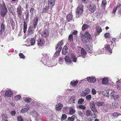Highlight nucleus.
I'll list each match as a JSON object with an SVG mask.
<instances>
[{"label":"nucleus","mask_w":121,"mask_h":121,"mask_svg":"<svg viewBox=\"0 0 121 121\" xmlns=\"http://www.w3.org/2000/svg\"><path fill=\"white\" fill-rule=\"evenodd\" d=\"M81 39L82 41L85 43H87L91 40V35L87 31L85 32L84 34H82L81 36Z\"/></svg>","instance_id":"1"},{"label":"nucleus","mask_w":121,"mask_h":121,"mask_svg":"<svg viewBox=\"0 0 121 121\" xmlns=\"http://www.w3.org/2000/svg\"><path fill=\"white\" fill-rule=\"evenodd\" d=\"M84 6L82 4L79 5L76 11V17L77 18L81 16L83 11Z\"/></svg>","instance_id":"2"},{"label":"nucleus","mask_w":121,"mask_h":121,"mask_svg":"<svg viewBox=\"0 0 121 121\" xmlns=\"http://www.w3.org/2000/svg\"><path fill=\"white\" fill-rule=\"evenodd\" d=\"M0 9L1 11V16L3 17H4L6 14L8 10L4 3L3 2L1 3V4L0 3Z\"/></svg>","instance_id":"3"},{"label":"nucleus","mask_w":121,"mask_h":121,"mask_svg":"<svg viewBox=\"0 0 121 121\" xmlns=\"http://www.w3.org/2000/svg\"><path fill=\"white\" fill-rule=\"evenodd\" d=\"M39 18L38 17L36 16L34 17L32 20V28L33 29H35L37 27L38 23Z\"/></svg>","instance_id":"4"},{"label":"nucleus","mask_w":121,"mask_h":121,"mask_svg":"<svg viewBox=\"0 0 121 121\" xmlns=\"http://www.w3.org/2000/svg\"><path fill=\"white\" fill-rule=\"evenodd\" d=\"M40 34L43 37L46 38L48 36L49 33L47 30L44 29L40 32Z\"/></svg>","instance_id":"5"},{"label":"nucleus","mask_w":121,"mask_h":121,"mask_svg":"<svg viewBox=\"0 0 121 121\" xmlns=\"http://www.w3.org/2000/svg\"><path fill=\"white\" fill-rule=\"evenodd\" d=\"M23 9V8H22L21 6L20 5H19L17 8V12L18 16L19 18H20L22 17Z\"/></svg>","instance_id":"6"},{"label":"nucleus","mask_w":121,"mask_h":121,"mask_svg":"<svg viewBox=\"0 0 121 121\" xmlns=\"http://www.w3.org/2000/svg\"><path fill=\"white\" fill-rule=\"evenodd\" d=\"M92 102L93 103H90V108L93 113H96L97 112V111L95 107V104L93 102Z\"/></svg>","instance_id":"7"},{"label":"nucleus","mask_w":121,"mask_h":121,"mask_svg":"<svg viewBox=\"0 0 121 121\" xmlns=\"http://www.w3.org/2000/svg\"><path fill=\"white\" fill-rule=\"evenodd\" d=\"M96 9L95 5L94 4H91L89 6V10L91 13H94Z\"/></svg>","instance_id":"8"},{"label":"nucleus","mask_w":121,"mask_h":121,"mask_svg":"<svg viewBox=\"0 0 121 121\" xmlns=\"http://www.w3.org/2000/svg\"><path fill=\"white\" fill-rule=\"evenodd\" d=\"M55 0H48V5L51 8H52L55 5Z\"/></svg>","instance_id":"9"},{"label":"nucleus","mask_w":121,"mask_h":121,"mask_svg":"<svg viewBox=\"0 0 121 121\" xmlns=\"http://www.w3.org/2000/svg\"><path fill=\"white\" fill-rule=\"evenodd\" d=\"M64 59L67 65H69L72 63L71 58L69 56H66Z\"/></svg>","instance_id":"10"},{"label":"nucleus","mask_w":121,"mask_h":121,"mask_svg":"<svg viewBox=\"0 0 121 121\" xmlns=\"http://www.w3.org/2000/svg\"><path fill=\"white\" fill-rule=\"evenodd\" d=\"M37 44L39 46H42L44 45L45 41L44 40L39 39L37 41Z\"/></svg>","instance_id":"11"},{"label":"nucleus","mask_w":121,"mask_h":121,"mask_svg":"<svg viewBox=\"0 0 121 121\" xmlns=\"http://www.w3.org/2000/svg\"><path fill=\"white\" fill-rule=\"evenodd\" d=\"M30 108L29 105L27 104H26L25 106V108L22 109L21 110V113H24L26 112Z\"/></svg>","instance_id":"12"},{"label":"nucleus","mask_w":121,"mask_h":121,"mask_svg":"<svg viewBox=\"0 0 121 121\" xmlns=\"http://www.w3.org/2000/svg\"><path fill=\"white\" fill-rule=\"evenodd\" d=\"M32 28V27L31 26L29 27L28 30L27 31V35L28 36L32 35L34 31V29Z\"/></svg>","instance_id":"13"},{"label":"nucleus","mask_w":121,"mask_h":121,"mask_svg":"<svg viewBox=\"0 0 121 121\" xmlns=\"http://www.w3.org/2000/svg\"><path fill=\"white\" fill-rule=\"evenodd\" d=\"M76 98L74 95L71 96L69 100V103L71 104H75Z\"/></svg>","instance_id":"14"},{"label":"nucleus","mask_w":121,"mask_h":121,"mask_svg":"<svg viewBox=\"0 0 121 121\" xmlns=\"http://www.w3.org/2000/svg\"><path fill=\"white\" fill-rule=\"evenodd\" d=\"M92 47L90 45L87 44L85 45V49L87 52H91L92 49Z\"/></svg>","instance_id":"15"},{"label":"nucleus","mask_w":121,"mask_h":121,"mask_svg":"<svg viewBox=\"0 0 121 121\" xmlns=\"http://www.w3.org/2000/svg\"><path fill=\"white\" fill-rule=\"evenodd\" d=\"M13 95V92L10 90H8L6 91L5 94V96L7 97H11Z\"/></svg>","instance_id":"16"},{"label":"nucleus","mask_w":121,"mask_h":121,"mask_svg":"<svg viewBox=\"0 0 121 121\" xmlns=\"http://www.w3.org/2000/svg\"><path fill=\"white\" fill-rule=\"evenodd\" d=\"M64 44L63 41L62 40L59 42L56 46V50H57V49L59 47H62V46H63Z\"/></svg>","instance_id":"17"},{"label":"nucleus","mask_w":121,"mask_h":121,"mask_svg":"<svg viewBox=\"0 0 121 121\" xmlns=\"http://www.w3.org/2000/svg\"><path fill=\"white\" fill-rule=\"evenodd\" d=\"M63 107L62 104L59 103L55 106L56 109L57 110H61Z\"/></svg>","instance_id":"18"},{"label":"nucleus","mask_w":121,"mask_h":121,"mask_svg":"<svg viewBox=\"0 0 121 121\" xmlns=\"http://www.w3.org/2000/svg\"><path fill=\"white\" fill-rule=\"evenodd\" d=\"M4 21L2 22L1 24L0 30L1 34L4 32L5 29V25L4 24Z\"/></svg>","instance_id":"19"},{"label":"nucleus","mask_w":121,"mask_h":121,"mask_svg":"<svg viewBox=\"0 0 121 121\" xmlns=\"http://www.w3.org/2000/svg\"><path fill=\"white\" fill-rule=\"evenodd\" d=\"M68 48L66 46H65L63 47L62 51V53L63 54L65 55L68 52Z\"/></svg>","instance_id":"20"},{"label":"nucleus","mask_w":121,"mask_h":121,"mask_svg":"<svg viewBox=\"0 0 121 121\" xmlns=\"http://www.w3.org/2000/svg\"><path fill=\"white\" fill-rule=\"evenodd\" d=\"M105 49L107 50L110 53H112V49L110 48V45H107L105 47Z\"/></svg>","instance_id":"21"},{"label":"nucleus","mask_w":121,"mask_h":121,"mask_svg":"<svg viewBox=\"0 0 121 121\" xmlns=\"http://www.w3.org/2000/svg\"><path fill=\"white\" fill-rule=\"evenodd\" d=\"M73 15L69 13L67 15L66 17V19L68 22H70L71 20H73Z\"/></svg>","instance_id":"22"},{"label":"nucleus","mask_w":121,"mask_h":121,"mask_svg":"<svg viewBox=\"0 0 121 121\" xmlns=\"http://www.w3.org/2000/svg\"><path fill=\"white\" fill-rule=\"evenodd\" d=\"M49 58L48 56L46 54H44L43 55V56L42 58V60L43 61H47Z\"/></svg>","instance_id":"23"},{"label":"nucleus","mask_w":121,"mask_h":121,"mask_svg":"<svg viewBox=\"0 0 121 121\" xmlns=\"http://www.w3.org/2000/svg\"><path fill=\"white\" fill-rule=\"evenodd\" d=\"M71 58L73 62L75 63H76V62L77 58L75 56L74 54L72 53L71 54Z\"/></svg>","instance_id":"24"},{"label":"nucleus","mask_w":121,"mask_h":121,"mask_svg":"<svg viewBox=\"0 0 121 121\" xmlns=\"http://www.w3.org/2000/svg\"><path fill=\"white\" fill-rule=\"evenodd\" d=\"M81 54L82 57L84 58L85 57V55L86 54V52L83 48H82L81 51Z\"/></svg>","instance_id":"25"},{"label":"nucleus","mask_w":121,"mask_h":121,"mask_svg":"<svg viewBox=\"0 0 121 121\" xmlns=\"http://www.w3.org/2000/svg\"><path fill=\"white\" fill-rule=\"evenodd\" d=\"M78 83V81H72L71 82L70 85L73 87L76 86Z\"/></svg>","instance_id":"26"},{"label":"nucleus","mask_w":121,"mask_h":121,"mask_svg":"<svg viewBox=\"0 0 121 121\" xmlns=\"http://www.w3.org/2000/svg\"><path fill=\"white\" fill-rule=\"evenodd\" d=\"M107 4V1L106 0H102L101 6L104 9L105 8V6Z\"/></svg>","instance_id":"27"},{"label":"nucleus","mask_w":121,"mask_h":121,"mask_svg":"<svg viewBox=\"0 0 121 121\" xmlns=\"http://www.w3.org/2000/svg\"><path fill=\"white\" fill-rule=\"evenodd\" d=\"M90 27V26L89 25L87 24H84L82 26V30H84L86 29L89 28Z\"/></svg>","instance_id":"28"},{"label":"nucleus","mask_w":121,"mask_h":121,"mask_svg":"<svg viewBox=\"0 0 121 121\" xmlns=\"http://www.w3.org/2000/svg\"><path fill=\"white\" fill-rule=\"evenodd\" d=\"M23 100L27 103H30L32 101L31 99L28 97L24 98Z\"/></svg>","instance_id":"29"},{"label":"nucleus","mask_w":121,"mask_h":121,"mask_svg":"<svg viewBox=\"0 0 121 121\" xmlns=\"http://www.w3.org/2000/svg\"><path fill=\"white\" fill-rule=\"evenodd\" d=\"M95 104L98 106H104V103L101 102L96 101L95 102Z\"/></svg>","instance_id":"30"},{"label":"nucleus","mask_w":121,"mask_h":121,"mask_svg":"<svg viewBox=\"0 0 121 121\" xmlns=\"http://www.w3.org/2000/svg\"><path fill=\"white\" fill-rule=\"evenodd\" d=\"M96 29L97 31V33L99 34L102 31V30L100 27L97 26L96 27Z\"/></svg>","instance_id":"31"},{"label":"nucleus","mask_w":121,"mask_h":121,"mask_svg":"<svg viewBox=\"0 0 121 121\" xmlns=\"http://www.w3.org/2000/svg\"><path fill=\"white\" fill-rule=\"evenodd\" d=\"M1 115L2 117V120L3 121L5 120L8 118L7 115L3 113Z\"/></svg>","instance_id":"32"},{"label":"nucleus","mask_w":121,"mask_h":121,"mask_svg":"<svg viewBox=\"0 0 121 121\" xmlns=\"http://www.w3.org/2000/svg\"><path fill=\"white\" fill-rule=\"evenodd\" d=\"M50 7L48 6H46L43 9L42 12L43 13H45L47 12L49 9Z\"/></svg>","instance_id":"33"},{"label":"nucleus","mask_w":121,"mask_h":121,"mask_svg":"<svg viewBox=\"0 0 121 121\" xmlns=\"http://www.w3.org/2000/svg\"><path fill=\"white\" fill-rule=\"evenodd\" d=\"M102 83L104 84H107L108 83V80L107 78H104L102 80Z\"/></svg>","instance_id":"34"},{"label":"nucleus","mask_w":121,"mask_h":121,"mask_svg":"<svg viewBox=\"0 0 121 121\" xmlns=\"http://www.w3.org/2000/svg\"><path fill=\"white\" fill-rule=\"evenodd\" d=\"M25 14H26L25 20H26V21L28 22L29 17V12H27L26 13H25Z\"/></svg>","instance_id":"35"},{"label":"nucleus","mask_w":121,"mask_h":121,"mask_svg":"<svg viewBox=\"0 0 121 121\" xmlns=\"http://www.w3.org/2000/svg\"><path fill=\"white\" fill-rule=\"evenodd\" d=\"M108 90H105L102 92V94L104 96L109 97L108 93Z\"/></svg>","instance_id":"36"},{"label":"nucleus","mask_w":121,"mask_h":121,"mask_svg":"<svg viewBox=\"0 0 121 121\" xmlns=\"http://www.w3.org/2000/svg\"><path fill=\"white\" fill-rule=\"evenodd\" d=\"M91 111L89 110H87L86 112V115L88 116H90L92 114Z\"/></svg>","instance_id":"37"},{"label":"nucleus","mask_w":121,"mask_h":121,"mask_svg":"<svg viewBox=\"0 0 121 121\" xmlns=\"http://www.w3.org/2000/svg\"><path fill=\"white\" fill-rule=\"evenodd\" d=\"M73 35L71 34L69 35L68 37V40L70 42L73 40Z\"/></svg>","instance_id":"38"},{"label":"nucleus","mask_w":121,"mask_h":121,"mask_svg":"<svg viewBox=\"0 0 121 121\" xmlns=\"http://www.w3.org/2000/svg\"><path fill=\"white\" fill-rule=\"evenodd\" d=\"M30 43L31 45H33L35 43V39L33 38L31 39L30 40Z\"/></svg>","instance_id":"39"},{"label":"nucleus","mask_w":121,"mask_h":121,"mask_svg":"<svg viewBox=\"0 0 121 121\" xmlns=\"http://www.w3.org/2000/svg\"><path fill=\"white\" fill-rule=\"evenodd\" d=\"M75 111L74 109L71 108L69 110V113L70 115H72L75 112Z\"/></svg>","instance_id":"40"},{"label":"nucleus","mask_w":121,"mask_h":121,"mask_svg":"<svg viewBox=\"0 0 121 121\" xmlns=\"http://www.w3.org/2000/svg\"><path fill=\"white\" fill-rule=\"evenodd\" d=\"M30 11L31 13L30 15L31 16H33V12H35V10L33 8H31L30 10Z\"/></svg>","instance_id":"41"},{"label":"nucleus","mask_w":121,"mask_h":121,"mask_svg":"<svg viewBox=\"0 0 121 121\" xmlns=\"http://www.w3.org/2000/svg\"><path fill=\"white\" fill-rule=\"evenodd\" d=\"M120 115L119 113L117 112H114L112 113V115L114 117H117L118 116Z\"/></svg>","instance_id":"42"},{"label":"nucleus","mask_w":121,"mask_h":121,"mask_svg":"<svg viewBox=\"0 0 121 121\" xmlns=\"http://www.w3.org/2000/svg\"><path fill=\"white\" fill-rule=\"evenodd\" d=\"M67 117V115L65 114H63L62 115L61 117V119L62 120H65Z\"/></svg>","instance_id":"43"},{"label":"nucleus","mask_w":121,"mask_h":121,"mask_svg":"<svg viewBox=\"0 0 121 121\" xmlns=\"http://www.w3.org/2000/svg\"><path fill=\"white\" fill-rule=\"evenodd\" d=\"M58 61L60 64H62L64 61L63 58L61 57H60L58 60Z\"/></svg>","instance_id":"44"},{"label":"nucleus","mask_w":121,"mask_h":121,"mask_svg":"<svg viewBox=\"0 0 121 121\" xmlns=\"http://www.w3.org/2000/svg\"><path fill=\"white\" fill-rule=\"evenodd\" d=\"M50 38L51 39H54L55 38V36L54 33H52L50 35Z\"/></svg>","instance_id":"45"},{"label":"nucleus","mask_w":121,"mask_h":121,"mask_svg":"<svg viewBox=\"0 0 121 121\" xmlns=\"http://www.w3.org/2000/svg\"><path fill=\"white\" fill-rule=\"evenodd\" d=\"M119 98V96L118 95H115L113 96V99L117 101Z\"/></svg>","instance_id":"46"},{"label":"nucleus","mask_w":121,"mask_h":121,"mask_svg":"<svg viewBox=\"0 0 121 121\" xmlns=\"http://www.w3.org/2000/svg\"><path fill=\"white\" fill-rule=\"evenodd\" d=\"M84 101V99L82 98L79 99L78 101V103L80 104H81Z\"/></svg>","instance_id":"47"},{"label":"nucleus","mask_w":121,"mask_h":121,"mask_svg":"<svg viewBox=\"0 0 121 121\" xmlns=\"http://www.w3.org/2000/svg\"><path fill=\"white\" fill-rule=\"evenodd\" d=\"M112 105L114 108H117L118 107V104L117 103H112Z\"/></svg>","instance_id":"48"},{"label":"nucleus","mask_w":121,"mask_h":121,"mask_svg":"<svg viewBox=\"0 0 121 121\" xmlns=\"http://www.w3.org/2000/svg\"><path fill=\"white\" fill-rule=\"evenodd\" d=\"M86 98L87 101H89L91 98V95H87Z\"/></svg>","instance_id":"49"},{"label":"nucleus","mask_w":121,"mask_h":121,"mask_svg":"<svg viewBox=\"0 0 121 121\" xmlns=\"http://www.w3.org/2000/svg\"><path fill=\"white\" fill-rule=\"evenodd\" d=\"M14 98L16 100H18L21 98V96L20 95H18L15 96Z\"/></svg>","instance_id":"50"},{"label":"nucleus","mask_w":121,"mask_h":121,"mask_svg":"<svg viewBox=\"0 0 121 121\" xmlns=\"http://www.w3.org/2000/svg\"><path fill=\"white\" fill-rule=\"evenodd\" d=\"M19 56L20 58L23 59H24L25 58V56L22 53H20L19 54Z\"/></svg>","instance_id":"51"},{"label":"nucleus","mask_w":121,"mask_h":121,"mask_svg":"<svg viewBox=\"0 0 121 121\" xmlns=\"http://www.w3.org/2000/svg\"><path fill=\"white\" fill-rule=\"evenodd\" d=\"M87 94L86 91H82V92L81 94V95L82 96H86Z\"/></svg>","instance_id":"52"},{"label":"nucleus","mask_w":121,"mask_h":121,"mask_svg":"<svg viewBox=\"0 0 121 121\" xmlns=\"http://www.w3.org/2000/svg\"><path fill=\"white\" fill-rule=\"evenodd\" d=\"M28 22L26 21L25 20L23 21V27H27V24L28 23Z\"/></svg>","instance_id":"53"},{"label":"nucleus","mask_w":121,"mask_h":121,"mask_svg":"<svg viewBox=\"0 0 121 121\" xmlns=\"http://www.w3.org/2000/svg\"><path fill=\"white\" fill-rule=\"evenodd\" d=\"M17 121H23V120L22 117L21 116L18 117H17Z\"/></svg>","instance_id":"54"},{"label":"nucleus","mask_w":121,"mask_h":121,"mask_svg":"<svg viewBox=\"0 0 121 121\" xmlns=\"http://www.w3.org/2000/svg\"><path fill=\"white\" fill-rule=\"evenodd\" d=\"M79 108L83 110H84L86 108V107L82 105H80L79 106Z\"/></svg>","instance_id":"55"},{"label":"nucleus","mask_w":121,"mask_h":121,"mask_svg":"<svg viewBox=\"0 0 121 121\" xmlns=\"http://www.w3.org/2000/svg\"><path fill=\"white\" fill-rule=\"evenodd\" d=\"M81 1L83 3L87 4L89 2V0H81Z\"/></svg>","instance_id":"56"},{"label":"nucleus","mask_w":121,"mask_h":121,"mask_svg":"<svg viewBox=\"0 0 121 121\" xmlns=\"http://www.w3.org/2000/svg\"><path fill=\"white\" fill-rule=\"evenodd\" d=\"M59 54L60 53L56 51L54 54V56L55 57H57L59 56Z\"/></svg>","instance_id":"57"},{"label":"nucleus","mask_w":121,"mask_h":121,"mask_svg":"<svg viewBox=\"0 0 121 121\" xmlns=\"http://www.w3.org/2000/svg\"><path fill=\"white\" fill-rule=\"evenodd\" d=\"M104 36L106 38H108L110 36L109 34L108 33H106L104 35Z\"/></svg>","instance_id":"58"},{"label":"nucleus","mask_w":121,"mask_h":121,"mask_svg":"<svg viewBox=\"0 0 121 121\" xmlns=\"http://www.w3.org/2000/svg\"><path fill=\"white\" fill-rule=\"evenodd\" d=\"M117 9V8H116V7H114L113 9V11L112 12V14H115Z\"/></svg>","instance_id":"59"},{"label":"nucleus","mask_w":121,"mask_h":121,"mask_svg":"<svg viewBox=\"0 0 121 121\" xmlns=\"http://www.w3.org/2000/svg\"><path fill=\"white\" fill-rule=\"evenodd\" d=\"M16 112L14 110L12 111L11 112V114L13 116H14L16 114Z\"/></svg>","instance_id":"60"},{"label":"nucleus","mask_w":121,"mask_h":121,"mask_svg":"<svg viewBox=\"0 0 121 121\" xmlns=\"http://www.w3.org/2000/svg\"><path fill=\"white\" fill-rule=\"evenodd\" d=\"M78 32L76 30H74L73 32L72 33V35H77Z\"/></svg>","instance_id":"61"},{"label":"nucleus","mask_w":121,"mask_h":121,"mask_svg":"<svg viewBox=\"0 0 121 121\" xmlns=\"http://www.w3.org/2000/svg\"><path fill=\"white\" fill-rule=\"evenodd\" d=\"M92 92L93 94L94 95L96 93V91L94 88L92 89Z\"/></svg>","instance_id":"62"},{"label":"nucleus","mask_w":121,"mask_h":121,"mask_svg":"<svg viewBox=\"0 0 121 121\" xmlns=\"http://www.w3.org/2000/svg\"><path fill=\"white\" fill-rule=\"evenodd\" d=\"M67 108L66 107H64L62 109V111L63 112L65 113L67 111Z\"/></svg>","instance_id":"63"},{"label":"nucleus","mask_w":121,"mask_h":121,"mask_svg":"<svg viewBox=\"0 0 121 121\" xmlns=\"http://www.w3.org/2000/svg\"><path fill=\"white\" fill-rule=\"evenodd\" d=\"M62 48V47H59L58 48V50L56 52H58V53H60V52L61 51Z\"/></svg>","instance_id":"64"}]
</instances>
